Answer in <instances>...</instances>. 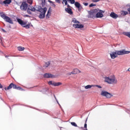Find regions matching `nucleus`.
I'll return each instance as SVG.
<instances>
[{
    "mask_svg": "<svg viewBox=\"0 0 130 130\" xmlns=\"http://www.w3.org/2000/svg\"><path fill=\"white\" fill-rule=\"evenodd\" d=\"M128 53H130V51L122 49L120 51L116 50L115 52H112L110 53V55L112 59H114V58L117 57V55H124V54H128Z\"/></svg>",
    "mask_w": 130,
    "mask_h": 130,
    "instance_id": "obj_1",
    "label": "nucleus"
},
{
    "mask_svg": "<svg viewBox=\"0 0 130 130\" xmlns=\"http://www.w3.org/2000/svg\"><path fill=\"white\" fill-rule=\"evenodd\" d=\"M37 11L40 13L39 16L40 19H44V18H45V14H46L47 11V8L46 7L42 8L41 6H38V9Z\"/></svg>",
    "mask_w": 130,
    "mask_h": 130,
    "instance_id": "obj_2",
    "label": "nucleus"
},
{
    "mask_svg": "<svg viewBox=\"0 0 130 130\" xmlns=\"http://www.w3.org/2000/svg\"><path fill=\"white\" fill-rule=\"evenodd\" d=\"M100 11V10H99V9L98 8L94 9L93 10H92V11H88L89 14L88 16V18L90 19H93L95 18L96 14H97V13H99Z\"/></svg>",
    "mask_w": 130,
    "mask_h": 130,
    "instance_id": "obj_3",
    "label": "nucleus"
},
{
    "mask_svg": "<svg viewBox=\"0 0 130 130\" xmlns=\"http://www.w3.org/2000/svg\"><path fill=\"white\" fill-rule=\"evenodd\" d=\"M1 18H3V19L5 20V22H7V23H9V24H14V22H13L12 18L6 15L5 13H1Z\"/></svg>",
    "mask_w": 130,
    "mask_h": 130,
    "instance_id": "obj_4",
    "label": "nucleus"
},
{
    "mask_svg": "<svg viewBox=\"0 0 130 130\" xmlns=\"http://www.w3.org/2000/svg\"><path fill=\"white\" fill-rule=\"evenodd\" d=\"M105 82H106V83H108V84H116V83H117V80H115V79L106 77L105 79Z\"/></svg>",
    "mask_w": 130,
    "mask_h": 130,
    "instance_id": "obj_5",
    "label": "nucleus"
},
{
    "mask_svg": "<svg viewBox=\"0 0 130 130\" xmlns=\"http://www.w3.org/2000/svg\"><path fill=\"white\" fill-rule=\"evenodd\" d=\"M101 95L102 96H104L105 97H106V98L109 99L111 98L113 95L112 94L108 92V91H102Z\"/></svg>",
    "mask_w": 130,
    "mask_h": 130,
    "instance_id": "obj_6",
    "label": "nucleus"
},
{
    "mask_svg": "<svg viewBox=\"0 0 130 130\" xmlns=\"http://www.w3.org/2000/svg\"><path fill=\"white\" fill-rule=\"evenodd\" d=\"M28 9V4L26 3V2H23L21 4V5L20 6V10L21 11H27V9Z\"/></svg>",
    "mask_w": 130,
    "mask_h": 130,
    "instance_id": "obj_7",
    "label": "nucleus"
},
{
    "mask_svg": "<svg viewBox=\"0 0 130 130\" xmlns=\"http://www.w3.org/2000/svg\"><path fill=\"white\" fill-rule=\"evenodd\" d=\"M12 88L13 89H17V85L12 83L7 87V88L5 87V90L7 91V90H10V89H12Z\"/></svg>",
    "mask_w": 130,
    "mask_h": 130,
    "instance_id": "obj_8",
    "label": "nucleus"
},
{
    "mask_svg": "<svg viewBox=\"0 0 130 130\" xmlns=\"http://www.w3.org/2000/svg\"><path fill=\"white\" fill-rule=\"evenodd\" d=\"M43 77L45 79H49L50 78H55V76L50 74V73H45L43 75Z\"/></svg>",
    "mask_w": 130,
    "mask_h": 130,
    "instance_id": "obj_9",
    "label": "nucleus"
},
{
    "mask_svg": "<svg viewBox=\"0 0 130 130\" xmlns=\"http://www.w3.org/2000/svg\"><path fill=\"white\" fill-rule=\"evenodd\" d=\"M74 5L76 8L78 9L79 12H81V11L83 9V7H82V5H81V4H80V3L78 2H75V3H74Z\"/></svg>",
    "mask_w": 130,
    "mask_h": 130,
    "instance_id": "obj_10",
    "label": "nucleus"
},
{
    "mask_svg": "<svg viewBox=\"0 0 130 130\" xmlns=\"http://www.w3.org/2000/svg\"><path fill=\"white\" fill-rule=\"evenodd\" d=\"M103 13H104V11H103V10H100L99 12H98L95 14V18H103L104 15L103 14H102Z\"/></svg>",
    "mask_w": 130,
    "mask_h": 130,
    "instance_id": "obj_11",
    "label": "nucleus"
},
{
    "mask_svg": "<svg viewBox=\"0 0 130 130\" xmlns=\"http://www.w3.org/2000/svg\"><path fill=\"white\" fill-rule=\"evenodd\" d=\"M17 21L18 22V23H19V24H20V25H21V26H22V27L24 25H26L27 24L26 22H25L24 21H23L22 19L18 18V17H17Z\"/></svg>",
    "mask_w": 130,
    "mask_h": 130,
    "instance_id": "obj_12",
    "label": "nucleus"
},
{
    "mask_svg": "<svg viewBox=\"0 0 130 130\" xmlns=\"http://www.w3.org/2000/svg\"><path fill=\"white\" fill-rule=\"evenodd\" d=\"M73 27H74V28H75V29H82V28H84V25L74 24H73Z\"/></svg>",
    "mask_w": 130,
    "mask_h": 130,
    "instance_id": "obj_13",
    "label": "nucleus"
},
{
    "mask_svg": "<svg viewBox=\"0 0 130 130\" xmlns=\"http://www.w3.org/2000/svg\"><path fill=\"white\" fill-rule=\"evenodd\" d=\"M110 16L111 18H113V19H117V18H118V15L114 12H111Z\"/></svg>",
    "mask_w": 130,
    "mask_h": 130,
    "instance_id": "obj_14",
    "label": "nucleus"
},
{
    "mask_svg": "<svg viewBox=\"0 0 130 130\" xmlns=\"http://www.w3.org/2000/svg\"><path fill=\"white\" fill-rule=\"evenodd\" d=\"M79 73H81V71L79 70L78 69H75L72 71L73 75H76L77 74H79Z\"/></svg>",
    "mask_w": 130,
    "mask_h": 130,
    "instance_id": "obj_15",
    "label": "nucleus"
},
{
    "mask_svg": "<svg viewBox=\"0 0 130 130\" xmlns=\"http://www.w3.org/2000/svg\"><path fill=\"white\" fill-rule=\"evenodd\" d=\"M66 12L67 13H68L70 15H73V11L72 10V9L71 8H66L65 9Z\"/></svg>",
    "mask_w": 130,
    "mask_h": 130,
    "instance_id": "obj_16",
    "label": "nucleus"
},
{
    "mask_svg": "<svg viewBox=\"0 0 130 130\" xmlns=\"http://www.w3.org/2000/svg\"><path fill=\"white\" fill-rule=\"evenodd\" d=\"M60 85H62V83H61V82H54L53 86L54 87H57L58 86H60Z\"/></svg>",
    "mask_w": 130,
    "mask_h": 130,
    "instance_id": "obj_17",
    "label": "nucleus"
},
{
    "mask_svg": "<svg viewBox=\"0 0 130 130\" xmlns=\"http://www.w3.org/2000/svg\"><path fill=\"white\" fill-rule=\"evenodd\" d=\"M12 3V0H5L4 1V5H10Z\"/></svg>",
    "mask_w": 130,
    "mask_h": 130,
    "instance_id": "obj_18",
    "label": "nucleus"
},
{
    "mask_svg": "<svg viewBox=\"0 0 130 130\" xmlns=\"http://www.w3.org/2000/svg\"><path fill=\"white\" fill-rule=\"evenodd\" d=\"M123 35H125V36H127L129 38H130V32L127 31V32H123Z\"/></svg>",
    "mask_w": 130,
    "mask_h": 130,
    "instance_id": "obj_19",
    "label": "nucleus"
},
{
    "mask_svg": "<svg viewBox=\"0 0 130 130\" xmlns=\"http://www.w3.org/2000/svg\"><path fill=\"white\" fill-rule=\"evenodd\" d=\"M50 64V61L46 62L45 65H44V68H48Z\"/></svg>",
    "mask_w": 130,
    "mask_h": 130,
    "instance_id": "obj_20",
    "label": "nucleus"
},
{
    "mask_svg": "<svg viewBox=\"0 0 130 130\" xmlns=\"http://www.w3.org/2000/svg\"><path fill=\"white\" fill-rule=\"evenodd\" d=\"M17 49H18V50H19V51H23L25 49V48L19 46L17 47Z\"/></svg>",
    "mask_w": 130,
    "mask_h": 130,
    "instance_id": "obj_21",
    "label": "nucleus"
},
{
    "mask_svg": "<svg viewBox=\"0 0 130 130\" xmlns=\"http://www.w3.org/2000/svg\"><path fill=\"white\" fill-rule=\"evenodd\" d=\"M92 87H94V85H87L85 86V89H90V88H92Z\"/></svg>",
    "mask_w": 130,
    "mask_h": 130,
    "instance_id": "obj_22",
    "label": "nucleus"
},
{
    "mask_svg": "<svg viewBox=\"0 0 130 130\" xmlns=\"http://www.w3.org/2000/svg\"><path fill=\"white\" fill-rule=\"evenodd\" d=\"M72 22H73V23H77V24H80V21L77 20V19L76 18H73Z\"/></svg>",
    "mask_w": 130,
    "mask_h": 130,
    "instance_id": "obj_23",
    "label": "nucleus"
},
{
    "mask_svg": "<svg viewBox=\"0 0 130 130\" xmlns=\"http://www.w3.org/2000/svg\"><path fill=\"white\" fill-rule=\"evenodd\" d=\"M41 5L42 8H44L45 6V0H41Z\"/></svg>",
    "mask_w": 130,
    "mask_h": 130,
    "instance_id": "obj_24",
    "label": "nucleus"
},
{
    "mask_svg": "<svg viewBox=\"0 0 130 130\" xmlns=\"http://www.w3.org/2000/svg\"><path fill=\"white\" fill-rule=\"evenodd\" d=\"M23 28H25V29H29L30 28V24H25L22 26Z\"/></svg>",
    "mask_w": 130,
    "mask_h": 130,
    "instance_id": "obj_25",
    "label": "nucleus"
},
{
    "mask_svg": "<svg viewBox=\"0 0 130 130\" xmlns=\"http://www.w3.org/2000/svg\"><path fill=\"white\" fill-rule=\"evenodd\" d=\"M68 2H70L71 5H74V4L76 3V1L75 0H67Z\"/></svg>",
    "mask_w": 130,
    "mask_h": 130,
    "instance_id": "obj_26",
    "label": "nucleus"
},
{
    "mask_svg": "<svg viewBox=\"0 0 130 130\" xmlns=\"http://www.w3.org/2000/svg\"><path fill=\"white\" fill-rule=\"evenodd\" d=\"M26 10L28 14H29V15L32 14V12H31V9H30V8H28Z\"/></svg>",
    "mask_w": 130,
    "mask_h": 130,
    "instance_id": "obj_27",
    "label": "nucleus"
},
{
    "mask_svg": "<svg viewBox=\"0 0 130 130\" xmlns=\"http://www.w3.org/2000/svg\"><path fill=\"white\" fill-rule=\"evenodd\" d=\"M122 14L123 15V16H125L126 15H127V14H128V12L125 11H122Z\"/></svg>",
    "mask_w": 130,
    "mask_h": 130,
    "instance_id": "obj_28",
    "label": "nucleus"
},
{
    "mask_svg": "<svg viewBox=\"0 0 130 130\" xmlns=\"http://www.w3.org/2000/svg\"><path fill=\"white\" fill-rule=\"evenodd\" d=\"M71 124L73 125V126H75V127H78V125H77V123L75 122H72Z\"/></svg>",
    "mask_w": 130,
    "mask_h": 130,
    "instance_id": "obj_29",
    "label": "nucleus"
},
{
    "mask_svg": "<svg viewBox=\"0 0 130 130\" xmlns=\"http://www.w3.org/2000/svg\"><path fill=\"white\" fill-rule=\"evenodd\" d=\"M51 7H50L49 10H48L47 13L48 15H49V16H50V15H51Z\"/></svg>",
    "mask_w": 130,
    "mask_h": 130,
    "instance_id": "obj_30",
    "label": "nucleus"
},
{
    "mask_svg": "<svg viewBox=\"0 0 130 130\" xmlns=\"http://www.w3.org/2000/svg\"><path fill=\"white\" fill-rule=\"evenodd\" d=\"M30 11H31V12H35L36 11V9L33 6H31Z\"/></svg>",
    "mask_w": 130,
    "mask_h": 130,
    "instance_id": "obj_31",
    "label": "nucleus"
},
{
    "mask_svg": "<svg viewBox=\"0 0 130 130\" xmlns=\"http://www.w3.org/2000/svg\"><path fill=\"white\" fill-rule=\"evenodd\" d=\"M16 90H21V91H24V89L22 88V87L20 86H16Z\"/></svg>",
    "mask_w": 130,
    "mask_h": 130,
    "instance_id": "obj_32",
    "label": "nucleus"
},
{
    "mask_svg": "<svg viewBox=\"0 0 130 130\" xmlns=\"http://www.w3.org/2000/svg\"><path fill=\"white\" fill-rule=\"evenodd\" d=\"M89 8H92V7H96V5L93 3H91L89 6Z\"/></svg>",
    "mask_w": 130,
    "mask_h": 130,
    "instance_id": "obj_33",
    "label": "nucleus"
},
{
    "mask_svg": "<svg viewBox=\"0 0 130 130\" xmlns=\"http://www.w3.org/2000/svg\"><path fill=\"white\" fill-rule=\"evenodd\" d=\"M49 85H51L52 86H53V84H54V81L52 82V81H50L48 82Z\"/></svg>",
    "mask_w": 130,
    "mask_h": 130,
    "instance_id": "obj_34",
    "label": "nucleus"
},
{
    "mask_svg": "<svg viewBox=\"0 0 130 130\" xmlns=\"http://www.w3.org/2000/svg\"><path fill=\"white\" fill-rule=\"evenodd\" d=\"M28 4H29V5H32L33 4V1L32 0H27Z\"/></svg>",
    "mask_w": 130,
    "mask_h": 130,
    "instance_id": "obj_35",
    "label": "nucleus"
},
{
    "mask_svg": "<svg viewBox=\"0 0 130 130\" xmlns=\"http://www.w3.org/2000/svg\"><path fill=\"white\" fill-rule=\"evenodd\" d=\"M51 6L52 7H53V8H55L56 7V5H55V4H54V2H53V3H51Z\"/></svg>",
    "mask_w": 130,
    "mask_h": 130,
    "instance_id": "obj_36",
    "label": "nucleus"
},
{
    "mask_svg": "<svg viewBox=\"0 0 130 130\" xmlns=\"http://www.w3.org/2000/svg\"><path fill=\"white\" fill-rule=\"evenodd\" d=\"M83 5H84V6H85V7H87V6H88V5H89V3H85V2H84L83 3Z\"/></svg>",
    "mask_w": 130,
    "mask_h": 130,
    "instance_id": "obj_37",
    "label": "nucleus"
},
{
    "mask_svg": "<svg viewBox=\"0 0 130 130\" xmlns=\"http://www.w3.org/2000/svg\"><path fill=\"white\" fill-rule=\"evenodd\" d=\"M95 87H97L98 88H99V89H101L102 88L101 86L98 85H95Z\"/></svg>",
    "mask_w": 130,
    "mask_h": 130,
    "instance_id": "obj_38",
    "label": "nucleus"
},
{
    "mask_svg": "<svg viewBox=\"0 0 130 130\" xmlns=\"http://www.w3.org/2000/svg\"><path fill=\"white\" fill-rule=\"evenodd\" d=\"M0 29L2 30L3 32H4V33H7V31H6V30H5L4 28H0Z\"/></svg>",
    "mask_w": 130,
    "mask_h": 130,
    "instance_id": "obj_39",
    "label": "nucleus"
},
{
    "mask_svg": "<svg viewBox=\"0 0 130 130\" xmlns=\"http://www.w3.org/2000/svg\"><path fill=\"white\" fill-rule=\"evenodd\" d=\"M0 4L1 5H5V3H4V1L0 0Z\"/></svg>",
    "mask_w": 130,
    "mask_h": 130,
    "instance_id": "obj_40",
    "label": "nucleus"
},
{
    "mask_svg": "<svg viewBox=\"0 0 130 130\" xmlns=\"http://www.w3.org/2000/svg\"><path fill=\"white\" fill-rule=\"evenodd\" d=\"M46 19H49V14H47L46 15Z\"/></svg>",
    "mask_w": 130,
    "mask_h": 130,
    "instance_id": "obj_41",
    "label": "nucleus"
},
{
    "mask_svg": "<svg viewBox=\"0 0 130 130\" xmlns=\"http://www.w3.org/2000/svg\"><path fill=\"white\" fill-rule=\"evenodd\" d=\"M56 101L57 104H58L59 106L61 108V106H60V104H59V103H58V101L57 100H56Z\"/></svg>",
    "mask_w": 130,
    "mask_h": 130,
    "instance_id": "obj_42",
    "label": "nucleus"
},
{
    "mask_svg": "<svg viewBox=\"0 0 130 130\" xmlns=\"http://www.w3.org/2000/svg\"><path fill=\"white\" fill-rule=\"evenodd\" d=\"M55 2L57 4H60V0H55Z\"/></svg>",
    "mask_w": 130,
    "mask_h": 130,
    "instance_id": "obj_43",
    "label": "nucleus"
},
{
    "mask_svg": "<svg viewBox=\"0 0 130 130\" xmlns=\"http://www.w3.org/2000/svg\"><path fill=\"white\" fill-rule=\"evenodd\" d=\"M94 3H98V2H100V0H93Z\"/></svg>",
    "mask_w": 130,
    "mask_h": 130,
    "instance_id": "obj_44",
    "label": "nucleus"
},
{
    "mask_svg": "<svg viewBox=\"0 0 130 130\" xmlns=\"http://www.w3.org/2000/svg\"><path fill=\"white\" fill-rule=\"evenodd\" d=\"M62 4H63V3H67L68 2V0H62Z\"/></svg>",
    "mask_w": 130,
    "mask_h": 130,
    "instance_id": "obj_45",
    "label": "nucleus"
},
{
    "mask_svg": "<svg viewBox=\"0 0 130 130\" xmlns=\"http://www.w3.org/2000/svg\"><path fill=\"white\" fill-rule=\"evenodd\" d=\"M72 74H73V72H70V73H68L67 74V75H68V76H71V75H72Z\"/></svg>",
    "mask_w": 130,
    "mask_h": 130,
    "instance_id": "obj_46",
    "label": "nucleus"
},
{
    "mask_svg": "<svg viewBox=\"0 0 130 130\" xmlns=\"http://www.w3.org/2000/svg\"><path fill=\"white\" fill-rule=\"evenodd\" d=\"M48 2L50 3V4L53 3V2L51 1V0H48Z\"/></svg>",
    "mask_w": 130,
    "mask_h": 130,
    "instance_id": "obj_47",
    "label": "nucleus"
},
{
    "mask_svg": "<svg viewBox=\"0 0 130 130\" xmlns=\"http://www.w3.org/2000/svg\"><path fill=\"white\" fill-rule=\"evenodd\" d=\"M67 7H68L67 9H70V8L71 7V6H70V5L68 4L67 5Z\"/></svg>",
    "mask_w": 130,
    "mask_h": 130,
    "instance_id": "obj_48",
    "label": "nucleus"
},
{
    "mask_svg": "<svg viewBox=\"0 0 130 130\" xmlns=\"http://www.w3.org/2000/svg\"><path fill=\"white\" fill-rule=\"evenodd\" d=\"M128 12H129V14H130V8L127 9Z\"/></svg>",
    "mask_w": 130,
    "mask_h": 130,
    "instance_id": "obj_49",
    "label": "nucleus"
},
{
    "mask_svg": "<svg viewBox=\"0 0 130 130\" xmlns=\"http://www.w3.org/2000/svg\"><path fill=\"white\" fill-rule=\"evenodd\" d=\"M2 88H3V85L0 83V89H2Z\"/></svg>",
    "mask_w": 130,
    "mask_h": 130,
    "instance_id": "obj_50",
    "label": "nucleus"
},
{
    "mask_svg": "<svg viewBox=\"0 0 130 130\" xmlns=\"http://www.w3.org/2000/svg\"><path fill=\"white\" fill-rule=\"evenodd\" d=\"M64 4H65V6H68V1H67V2H65L64 3Z\"/></svg>",
    "mask_w": 130,
    "mask_h": 130,
    "instance_id": "obj_51",
    "label": "nucleus"
},
{
    "mask_svg": "<svg viewBox=\"0 0 130 130\" xmlns=\"http://www.w3.org/2000/svg\"><path fill=\"white\" fill-rule=\"evenodd\" d=\"M24 17H30V16L28 15H24Z\"/></svg>",
    "mask_w": 130,
    "mask_h": 130,
    "instance_id": "obj_52",
    "label": "nucleus"
},
{
    "mask_svg": "<svg viewBox=\"0 0 130 130\" xmlns=\"http://www.w3.org/2000/svg\"><path fill=\"white\" fill-rule=\"evenodd\" d=\"M54 97L55 100H57V99H56V96H55V95H54Z\"/></svg>",
    "mask_w": 130,
    "mask_h": 130,
    "instance_id": "obj_53",
    "label": "nucleus"
},
{
    "mask_svg": "<svg viewBox=\"0 0 130 130\" xmlns=\"http://www.w3.org/2000/svg\"><path fill=\"white\" fill-rule=\"evenodd\" d=\"M126 6H127V7H129V8H130V4H127Z\"/></svg>",
    "mask_w": 130,
    "mask_h": 130,
    "instance_id": "obj_54",
    "label": "nucleus"
},
{
    "mask_svg": "<svg viewBox=\"0 0 130 130\" xmlns=\"http://www.w3.org/2000/svg\"><path fill=\"white\" fill-rule=\"evenodd\" d=\"M28 8H29V9H31V6H28L27 9H28Z\"/></svg>",
    "mask_w": 130,
    "mask_h": 130,
    "instance_id": "obj_55",
    "label": "nucleus"
},
{
    "mask_svg": "<svg viewBox=\"0 0 130 130\" xmlns=\"http://www.w3.org/2000/svg\"><path fill=\"white\" fill-rule=\"evenodd\" d=\"M9 56H9V55H5V57H9Z\"/></svg>",
    "mask_w": 130,
    "mask_h": 130,
    "instance_id": "obj_56",
    "label": "nucleus"
},
{
    "mask_svg": "<svg viewBox=\"0 0 130 130\" xmlns=\"http://www.w3.org/2000/svg\"><path fill=\"white\" fill-rule=\"evenodd\" d=\"M128 71L130 72V68L128 69Z\"/></svg>",
    "mask_w": 130,
    "mask_h": 130,
    "instance_id": "obj_57",
    "label": "nucleus"
},
{
    "mask_svg": "<svg viewBox=\"0 0 130 130\" xmlns=\"http://www.w3.org/2000/svg\"><path fill=\"white\" fill-rule=\"evenodd\" d=\"M9 28H11V25L9 26Z\"/></svg>",
    "mask_w": 130,
    "mask_h": 130,
    "instance_id": "obj_58",
    "label": "nucleus"
},
{
    "mask_svg": "<svg viewBox=\"0 0 130 130\" xmlns=\"http://www.w3.org/2000/svg\"><path fill=\"white\" fill-rule=\"evenodd\" d=\"M81 128H83V127H81Z\"/></svg>",
    "mask_w": 130,
    "mask_h": 130,
    "instance_id": "obj_59",
    "label": "nucleus"
},
{
    "mask_svg": "<svg viewBox=\"0 0 130 130\" xmlns=\"http://www.w3.org/2000/svg\"><path fill=\"white\" fill-rule=\"evenodd\" d=\"M1 98L0 97V99H1Z\"/></svg>",
    "mask_w": 130,
    "mask_h": 130,
    "instance_id": "obj_60",
    "label": "nucleus"
}]
</instances>
